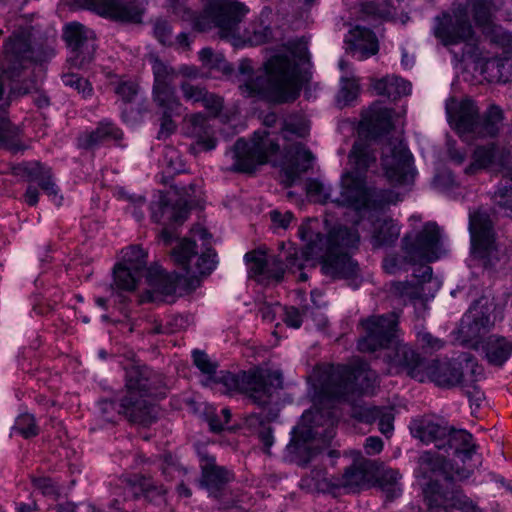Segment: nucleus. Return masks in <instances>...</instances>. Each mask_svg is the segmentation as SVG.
Returning <instances> with one entry per match:
<instances>
[{
  "label": "nucleus",
  "mask_w": 512,
  "mask_h": 512,
  "mask_svg": "<svg viewBox=\"0 0 512 512\" xmlns=\"http://www.w3.org/2000/svg\"><path fill=\"white\" fill-rule=\"evenodd\" d=\"M501 311L493 300L482 297L476 301L463 316L459 328L455 331V340L462 345L481 351L488 362L500 366L512 353L511 343L503 337L489 334Z\"/></svg>",
  "instance_id": "8"
},
{
  "label": "nucleus",
  "mask_w": 512,
  "mask_h": 512,
  "mask_svg": "<svg viewBox=\"0 0 512 512\" xmlns=\"http://www.w3.org/2000/svg\"><path fill=\"white\" fill-rule=\"evenodd\" d=\"M38 195L37 189L29 186L25 194L26 203L31 206L35 205L38 202Z\"/></svg>",
  "instance_id": "53"
},
{
  "label": "nucleus",
  "mask_w": 512,
  "mask_h": 512,
  "mask_svg": "<svg viewBox=\"0 0 512 512\" xmlns=\"http://www.w3.org/2000/svg\"><path fill=\"white\" fill-rule=\"evenodd\" d=\"M15 174L37 182L56 205L61 204L62 196L58 195V188L51 179L50 169L37 162L24 163L15 168Z\"/></svg>",
  "instance_id": "26"
},
{
  "label": "nucleus",
  "mask_w": 512,
  "mask_h": 512,
  "mask_svg": "<svg viewBox=\"0 0 512 512\" xmlns=\"http://www.w3.org/2000/svg\"><path fill=\"white\" fill-rule=\"evenodd\" d=\"M193 324V317L190 315H176L166 321L165 326L157 328L158 333H175L186 330Z\"/></svg>",
  "instance_id": "38"
},
{
  "label": "nucleus",
  "mask_w": 512,
  "mask_h": 512,
  "mask_svg": "<svg viewBox=\"0 0 512 512\" xmlns=\"http://www.w3.org/2000/svg\"><path fill=\"white\" fill-rule=\"evenodd\" d=\"M374 418L379 421V429L381 433L389 436L393 431V414L391 410L374 409Z\"/></svg>",
  "instance_id": "42"
},
{
  "label": "nucleus",
  "mask_w": 512,
  "mask_h": 512,
  "mask_svg": "<svg viewBox=\"0 0 512 512\" xmlns=\"http://www.w3.org/2000/svg\"><path fill=\"white\" fill-rule=\"evenodd\" d=\"M422 270V280L419 281V283L416 285L397 284L395 286V293L399 294L404 299V301H406V299L421 300V302L425 300L422 292L427 285L426 280H430L431 278L432 270L429 266H423Z\"/></svg>",
  "instance_id": "32"
},
{
  "label": "nucleus",
  "mask_w": 512,
  "mask_h": 512,
  "mask_svg": "<svg viewBox=\"0 0 512 512\" xmlns=\"http://www.w3.org/2000/svg\"><path fill=\"white\" fill-rule=\"evenodd\" d=\"M383 448V443L380 438L370 437L366 440L365 449L368 454H377Z\"/></svg>",
  "instance_id": "50"
},
{
  "label": "nucleus",
  "mask_w": 512,
  "mask_h": 512,
  "mask_svg": "<svg viewBox=\"0 0 512 512\" xmlns=\"http://www.w3.org/2000/svg\"><path fill=\"white\" fill-rule=\"evenodd\" d=\"M18 512H30V507L26 505L20 506Z\"/></svg>",
  "instance_id": "61"
},
{
  "label": "nucleus",
  "mask_w": 512,
  "mask_h": 512,
  "mask_svg": "<svg viewBox=\"0 0 512 512\" xmlns=\"http://www.w3.org/2000/svg\"><path fill=\"white\" fill-rule=\"evenodd\" d=\"M373 87L378 94L387 95L394 99L409 95L412 90L410 82L394 75L377 80Z\"/></svg>",
  "instance_id": "29"
},
{
  "label": "nucleus",
  "mask_w": 512,
  "mask_h": 512,
  "mask_svg": "<svg viewBox=\"0 0 512 512\" xmlns=\"http://www.w3.org/2000/svg\"><path fill=\"white\" fill-rule=\"evenodd\" d=\"M250 277L259 282L266 280L278 281L284 273L281 259L269 255L266 250L258 249L245 255Z\"/></svg>",
  "instance_id": "20"
},
{
  "label": "nucleus",
  "mask_w": 512,
  "mask_h": 512,
  "mask_svg": "<svg viewBox=\"0 0 512 512\" xmlns=\"http://www.w3.org/2000/svg\"><path fill=\"white\" fill-rule=\"evenodd\" d=\"M306 194L310 201L319 203H326L331 197L329 187L317 180L306 184Z\"/></svg>",
  "instance_id": "39"
},
{
  "label": "nucleus",
  "mask_w": 512,
  "mask_h": 512,
  "mask_svg": "<svg viewBox=\"0 0 512 512\" xmlns=\"http://www.w3.org/2000/svg\"><path fill=\"white\" fill-rule=\"evenodd\" d=\"M363 480V469L360 466L355 465L345 472V474L343 475L341 485L352 490L359 487L362 484Z\"/></svg>",
  "instance_id": "41"
},
{
  "label": "nucleus",
  "mask_w": 512,
  "mask_h": 512,
  "mask_svg": "<svg viewBox=\"0 0 512 512\" xmlns=\"http://www.w3.org/2000/svg\"><path fill=\"white\" fill-rule=\"evenodd\" d=\"M174 262L192 275L210 274L216 267V254L211 248L210 235L196 227L189 238L177 242L171 251Z\"/></svg>",
  "instance_id": "12"
},
{
  "label": "nucleus",
  "mask_w": 512,
  "mask_h": 512,
  "mask_svg": "<svg viewBox=\"0 0 512 512\" xmlns=\"http://www.w3.org/2000/svg\"><path fill=\"white\" fill-rule=\"evenodd\" d=\"M31 31L26 28L14 32L4 46V54L7 62L13 69L17 65L25 67L26 63L34 60V51L30 42Z\"/></svg>",
  "instance_id": "23"
},
{
  "label": "nucleus",
  "mask_w": 512,
  "mask_h": 512,
  "mask_svg": "<svg viewBox=\"0 0 512 512\" xmlns=\"http://www.w3.org/2000/svg\"><path fill=\"white\" fill-rule=\"evenodd\" d=\"M128 397L123 400L122 407L127 410L130 407L140 405L138 397L152 396L153 393L148 388V380L144 378L138 371H131L128 375L127 383Z\"/></svg>",
  "instance_id": "28"
},
{
  "label": "nucleus",
  "mask_w": 512,
  "mask_h": 512,
  "mask_svg": "<svg viewBox=\"0 0 512 512\" xmlns=\"http://www.w3.org/2000/svg\"><path fill=\"white\" fill-rule=\"evenodd\" d=\"M488 169L492 172H502L506 178L512 180V162L495 151L494 146H477L473 151L467 173H476Z\"/></svg>",
  "instance_id": "22"
},
{
  "label": "nucleus",
  "mask_w": 512,
  "mask_h": 512,
  "mask_svg": "<svg viewBox=\"0 0 512 512\" xmlns=\"http://www.w3.org/2000/svg\"><path fill=\"white\" fill-rule=\"evenodd\" d=\"M168 1L173 11L190 21L196 29L206 31L216 28L219 35L235 48L259 45L269 38L270 30L264 25L271 15L269 9L262 10L260 25L252 23L241 31L240 22L248 13V8L238 1L209 0L204 13L199 17L186 8L185 0Z\"/></svg>",
  "instance_id": "6"
},
{
  "label": "nucleus",
  "mask_w": 512,
  "mask_h": 512,
  "mask_svg": "<svg viewBox=\"0 0 512 512\" xmlns=\"http://www.w3.org/2000/svg\"><path fill=\"white\" fill-rule=\"evenodd\" d=\"M177 42L180 46L182 47H186L188 45V42H187V36L185 34H180L178 37H177Z\"/></svg>",
  "instance_id": "59"
},
{
  "label": "nucleus",
  "mask_w": 512,
  "mask_h": 512,
  "mask_svg": "<svg viewBox=\"0 0 512 512\" xmlns=\"http://www.w3.org/2000/svg\"><path fill=\"white\" fill-rule=\"evenodd\" d=\"M421 341L425 346H428L432 349H439L442 347V342L439 339H435L431 334H423L421 337Z\"/></svg>",
  "instance_id": "52"
},
{
  "label": "nucleus",
  "mask_w": 512,
  "mask_h": 512,
  "mask_svg": "<svg viewBox=\"0 0 512 512\" xmlns=\"http://www.w3.org/2000/svg\"><path fill=\"white\" fill-rule=\"evenodd\" d=\"M496 202L501 207L507 208L512 211V188H504L496 195Z\"/></svg>",
  "instance_id": "49"
},
{
  "label": "nucleus",
  "mask_w": 512,
  "mask_h": 512,
  "mask_svg": "<svg viewBox=\"0 0 512 512\" xmlns=\"http://www.w3.org/2000/svg\"><path fill=\"white\" fill-rule=\"evenodd\" d=\"M412 223H421L418 216H412ZM413 225V230L403 239L404 260L393 256L385 258L383 267L386 272L394 274L403 269L406 263H425L439 259L445 253L444 241L439 227L432 222Z\"/></svg>",
  "instance_id": "10"
},
{
  "label": "nucleus",
  "mask_w": 512,
  "mask_h": 512,
  "mask_svg": "<svg viewBox=\"0 0 512 512\" xmlns=\"http://www.w3.org/2000/svg\"><path fill=\"white\" fill-rule=\"evenodd\" d=\"M64 37L70 47L74 50H79L84 45V42L93 40L95 34L80 23L72 22L65 26Z\"/></svg>",
  "instance_id": "33"
},
{
  "label": "nucleus",
  "mask_w": 512,
  "mask_h": 512,
  "mask_svg": "<svg viewBox=\"0 0 512 512\" xmlns=\"http://www.w3.org/2000/svg\"><path fill=\"white\" fill-rule=\"evenodd\" d=\"M155 35L158 38V40L164 45L172 43L170 36V27L166 22H160L156 24Z\"/></svg>",
  "instance_id": "48"
},
{
  "label": "nucleus",
  "mask_w": 512,
  "mask_h": 512,
  "mask_svg": "<svg viewBox=\"0 0 512 512\" xmlns=\"http://www.w3.org/2000/svg\"><path fill=\"white\" fill-rule=\"evenodd\" d=\"M63 80L65 84L75 87L84 97L89 96L92 92L89 82L76 75H66Z\"/></svg>",
  "instance_id": "46"
},
{
  "label": "nucleus",
  "mask_w": 512,
  "mask_h": 512,
  "mask_svg": "<svg viewBox=\"0 0 512 512\" xmlns=\"http://www.w3.org/2000/svg\"><path fill=\"white\" fill-rule=\"evenodd\" d=\"M223 380L229 389L238 390L259 404H265L272 392L282 384L277 370L263 368L243 372L238 376L227 374Z\"/></svg>",
  "instance_id": "14"
},
{
  "label": "nucleus",
  "mask_w": 512,
  "mask_h": 512,
  "mask_svg": "<svg viewBox=\"0 0 512 512\" xmlns=\"http://www.w3.org/2000/svg\"><path fill=\"white\" fill-rule=\"evenodd\" d=\"M370 141L359 139L349 155V168L342 175L340 196L332 202L347 206L344 214L354 219L355 231L348 230L346 224L334 223L327 215L322 224L318 219H309L299 228V236L305 243L301 256L293 248L289 250L286 268L303 269L319 261L322 271L331 277L350 278L356 274V264L348 254V249L359 241L360 231H369L373 246L380 247L394 242L400 233L398 224L385 215L389 204L399 200L398 194L371 191L365 183L363 172L375 162Z\"/></svg>",
  "instance_id": "1"
},
{
  "label": "nucleus",
  "mask_w": 512,
  "mask_h": 512,
  "mask_svg": "<svg viewBox=\"0 0 512 512\" xmlns=\"http://www.w3.org/2000/svg\"><path fill=\"white\" fill-rule=\"evenodd\" d=\"M411 433L423 443L435 442L436 447H445L443 440L447 438L449 449L457 458L469 457L472 449V436L465 430H450L442 425V421L434 416L415 419L410 425Z\"/></svg>",
  "instance_id": "13"
},
{
  "label": "nucleus",
  "mask_w": 512,
  "mask_h": 512,
  "mask_svg": "<svg viewBox=\"0 0 512 512\" xmlns=\"http://www.w3.org/2000/svg\"><path fill=\"white\" fill-rule=\"evenodd\" d=\"M404 114L403 108L391 111L382 103H375L363 114L360 131L378 136L393 130V135L383 149L382 167L391 182L408 185L414 180L416 170L412 164V155L400 138Z\"/></svg>",
  "instance_id": "7"
},
{
  "label": "nucleus",
  "mask_w": 512,
  "mask_h": 512,
  "mask_svg": "<svg viewBox=\"0 0 512 512\" xmlns=\"http://www.w3.org/2000/svg\"><path fill=\"white\" fill-rule=\"evenodd\" d=\"M345 43L347 49L358 60L367 59L378 51V41L375 35L370 30L359 26L348 32Z\"/></svg>",
  "instance_id": "25"
},
{
  "label": "nucleus",
  "mask_w": 512,
  "mask_h": 512,
  "mask_svg": "<svg viewBox=\"0 0 512 512\" xmlns=\"http://www.w3.org/2000/svg\"><path fill=\"white\" fill-rule=\"evenodd\" d=\"M119 135V130L112 123L104 122L101 123L96 131L81 137L80 143L82 146L89 147L106 137L118 138Z\"/></svg>",
  "instance_id": "36"
},
{
  "label": "nucleus",
  "mask_w": 512,
  "mask_h": 512,
  "mask_svg": "<svg viewBox=\"0 0 512 512\" xmlns=\"http://www.w3.org/2000/svg\"><path fill=\"white\" fill-rule=\"evenodd\" d=\"M97 304H98L99 306H104V305H105V300H104V299H102V298H99V299H97Z\"/></svg>",
  "instance_id": "63"
},
{
  "label": "nucleus",
  "mask_w": 512,
  "mask_h": 512,
  "mask_svg": "<svg viewBox=\"0 0 512 512\" xmlns=\"http://www.w3.org/2000/svg\"><path fill=\"white\" fill-rule=\"evenodd\" d=\"M39 487L43 490L44 494L54 493V487L50 480L43 479L39 481Z\"/></svg>",
  "instance_id": "54"
},
{
  "label": "nucleus",
  "mask_w": 512,
  "mask_h": 512,
  "mask_svg": "<svg viewBox=\"0 0 512 512\" xmlns=\"http://www.w3.org/2000/svg\"><path fill=\"white\" fill-rule=\"evenodd\" d=\"M144 214L143 213H140V214H136L135 217L140 220L141 218H143Z\"/></svg>",
  "instance_id": "64"
},
{
  "label": "nucleus",
  "mask_w": 512,
  "mask_h": 512,
  "mask_svg": "<svg viewBox=\"0 0 512 512\" xmlns=\"http://www.w3.org/2000/svg\"><path fill=\"white\" fill-rule=\"evenodd\" d=\"M122 253V261L114 269V283L120 289L131 291L138 284L146 253L138 246L129 247Z\"/></svg>",
  "instance_id": "19"
},
{
  "label": "nucleus",
  "mask_w": 512,
  "mask_h": 512,
  "mask_svg": "<svg viewBox=\"0 0 512 512\" xmlns=\"http://www.w3.org/2000/svg\"><path fill=\"white\" fill-rule=\"evenodd\" d=\"M246 422L249 427H256L257 424L262 427V430L260 431V439L265 448L268 449L273 444V439L270 430L265 427L264 420L257 415H252Z\"/></svg>",
  "instance_id": "44"
},
{
  "label": "nucleus",
  "mask_w": 512,
  "mask_h": 512,
  "mask_svg": "<svg viewBox=\"0 0 512 512\" xmlns=\"http://www.w3.org/2000/svg\"><path fill=\"white\" fill-rule=\"evenodd\" d=\"M416 475L429 512H479L472 501L460 492L442 493L439 489L441 480L465 479L469 476L468 470L454 468L451 463L445 462L442 458H433L430 453H424L420 457Z\"/></svg>",
  "instance_id": "9"
},
{
  "label": "nucleus",
  "mask_w": 512,
  "mask_h": 512,
  "mask_svg": "<svg viewBox=\"0 0 512 512\" xmlns=\"http://www.w3.org/2000/svg\"><path fill=\"white\" fill-rule=\"evenodd\" d=\"M193 360L195 365L204 373L207 375H212L215 370L216 366L214 363H212L204 352L201 351H194L193 352Z\"/></svg>",
  "instance_id": "45"
},
{
  "label": "nucleus",
  "mask_w": 512,
  "mask_h": 512,
  "mask_svg": "<svg viewBox=\"0 0 512 512\" xmlns=\"http://www.w3.org/2000/svg\"><path fill=\"white\" fill-rule=\"evenodd\" d=\"M19 129L12 126L7 119L6 112L0 110V146L17 151L23 148L19 142Z\"/></svg>",
  "instance_id": "34"
},
{
  "label": "nucleus",
  "mask_w": 512,
  "mask_h": 512,
  "mask_svg": "<svg viewBox=\"0 0 512 512\" xmlns=\"http://www.w3.org/2000/svg\"><path fill=\"white\" fill-rule=\"evenodd\" d=\"M187 134L194 138L191 150L194 154L216 147V139L206 119L201 114L191 115L186 119Z\"/></svg>",
  "instance_id": "24"
},
{
  "label": "nucleus",
  "mask_w": 512,
  "mask_h": 512,
  "mask_svg": "<svg viewBox=\"0 0 512 512\" xmlns=\"http://www.w3.org/2000/svg\"><path fill=\"white\" fill-rule=\"evenodd\" d=\"M152 68L155 77L154 98L160 106L163 118L159 131V137H167L175 129V124L171 120L173 115L179 114L181 107L175 98L173 87L171 86L173 74L169 68L158 59L152 62Z\"/></svg>",
  "instance_id": "15"
},
{
  "label": "nucleus",
  "mask_w": 512,
  "mask_h": 512,
  "mask_svg": "<svg viewBox=\"0 0 512 512\" xmlns=\"http://www.w3.org/2000/svg\"><path fill=\"white\" fill-rule=\"evenodd\" d=\"M112 84L115 85L116 94L124 101H131L132 97L137 93V85L133 81L119 80L112 82Z\"/></svg>",
  "instance_id": "43"
},
{
  "label": "nucleus",
  "mask_w": 512,
  "mask_h": 512,
  "mask_svg": "<svg viewBox=\"0 0 512 512\" xmlns=\"http://www.w3.org/2000/svg\"><path fill=\"white\" fill-rule=\"evenodd\" d=\"M175 233L170 228L165 227L161 233V239L165 244H169L174 238Z\"/></svg>",
  "instance_id": "55"
},
{
  "label": "nucleus",
  "mask_w": 512,
  "mask_h": 512,
  "mask_svg": "<svg viewBox=\"0 0 512 512\" xmlns=\"http://www.w3.org/2000/svg\"><path fill=\"white\" fill-rule=\"evenodd\" d=\"M374 13L377 14L379 17H382V18H390V17H392L391 12H389V11H378V12H374Z\"/></svg>",
  "instance_id": "60"
},
{
  "label": "nucleus",
  "mask_w": 512,
  "mask_h": 512,
  "mask_svg": "<svg viewBox=\"0 0 512 512\" xmlns=\"http://www.w3.org/2000/svg\"><path fill=\"white\" fill-rule=\"evenodd\" d=\"M308 132L309 123L304 117L290 118L283 130V155L279 152L276 136L265 130L256 132L250 141L239 139L230 152L233 168L251 172L258 165L272 162L280 166L282 181L286 185H293L300 174L310 167L312 161L310 152L300 142L293 140L304 138Z\"/></svg>",
  "instance_id": "3"
},
{
  "label": "nucleus",
  "mask_w": 512,
  "mask_h": 512,
  "mask_svg": "<svg viewBox=\"0 0 512 512\" xmlns=\"http://www.w3.org/2000/svg\"><path fill=\"white\" fill-rule=\"evenodd\" d=\"M271 221L276 227L286 228L292 221V214L290 212L281 213L280 211L274 210L270 213Z\"/></svg>",
  "instance_id": "47"
},
{
  "label": "nucleus",
  "mask_w": 512,
  "mask_h": 512,
  "mask_svg": "<svg viewBox=\"0 0 512 512\" xmlns=\"http://www.w3.org/2000/svg\"><path fill=\"white\" fill-rule=\"evenodd\" d=\"M13 430L25 438L35 436L38 433L34 417L27 412L18 415Z\"/></svg>",
  "instance_id": "37"
},
{
  "label": "nucleus",
  "mask_w": 512,
  "mask_h": 512,
  "mask_svg": "<svg viewBox=\"0 0 512 512\" xmlns=\"http://www.w3.org/2000/svg\"><path fill=\"white\" fill-rule=\"evenodd\" d=\"M376 374L366 364L361 363L354 369L338 367L329 372L327 379L321 384L318 400L322 407L316 405L303 413L300 423L293 429L291 447L298 454L307 453L326 445L334 437L335 417L331 401L334 398H345L349 391L360 394H371L375 388Z\"/></svg>",
  "instance_id": "2"
},
{
  "label": "nucleus",
  "mask_w": 512,
  "mask_h": 512,
  "mask_svg": "<svg viewBox=\"0 0 512 512\" xmlns=\"http://www.w3.org/2000/svg\"><path fill=\"white\" fill-rule=\"evenodd\" d=\"M414 63V58L413 56H409L408 54L406 53H403L402 54V59H401V65L404 69H409L412 67Z\"/></svg>",
  "instance_id": "56"
},
{
  "label": "nucleus",
  "mask_w": 512,
  "mask_h": 512,
  "mask_svg": "<svg viewBox=\"0 0 512 512\" xmlns=\"http://www.w3.org/2000/svg\"><path fill=\"white\" fill-rule=\"evenodd\" d=\"M469 220L473 259L484 267H496V262L499 261L496 257L498 249L494 245L489 216L485 212L477 211L470 214Z\"/></svg>",
  "instance_id": "16"
},
{
  "label": "nucleus",
  "mask_w": 512,
  "mask_h": 512,
  "mask_svg": "<svg viewBox=\"0 0 512 512\" xmlns=\"http://www.w3.org/2000/svg\"><path fill=\"white\" fill-rule=\"evenodd\" d=\"M472 44V48L464 45V53L456 66L460 64L463 70L478 71L489 82L505 81L507 78L503 73V60L491 56L490 52H484V46L476 45L473 37Z\"/></svg>",
  "instance_id": "17"
},
{
  "label": "nucleus",
  "mask_w": 512,
  "mask_h": 512,
  "mask_svg": "<svg viewBox=\"0 0 512 512\" xmlns=\"http://www.w3.org/2000/svg\"><path fill=\"white\" fill-rule=\"evenodd\" d=\"M199 58L207 68L227 71L228 66L221 53H215L209 48H204L200 51Z\"/></svg>",
  "instance_id": "40"
},
{
  "label": "nucleus",
  "mask_w": 512,
  "mask_h": 512,
  "mask_svg": "<svg viewBox=\"0 0 512 512\" xmlns=\"http://www.w3.org/2000/svg\"><path fill=\"white\" fill-rule=\"evenodd\" d=\"M445 108L449 125L465 141L494 136L499 130L501 110L498 107H491L481 120L477 118L478 110L470 99L457 100L451 96Z\"/></svg>",
  "instance_id": "11"
},
{
  "label": "nucleus",
  "mask_w": 512,
  "mask_h": 512,
  "mask_svg": "<svg viewBox=\"0 0 512 512\" xmlns=\"http://www.w3.org/2000/svg\"><path fill=\"white\" fill-rule=\"evenodd\" d=\"M308 62L307 43L303 40L271 57L264 66L263 79L258 76L254 81L251 61L242 60L239 64L240 89L247 96L261 95L273 102L293 100L307 78Z\"/></svg>",
  "instance_id": "5"
},
{
  "label": "nucleus",
  "mask_w": 512,
  "mask_h": 512,
  "mask_svg": "<svg viewBox=\"0 0 512 512\" xmlns=\"http://www.w3.org/2000/svg\"><path fill=\"white\" fill-rule=\"evenodd\" d=\"M176 194L174 190L166 194H159L158 201L152 206V217L156 222L163 224L167 222L179 223L186 219L188 207H191L194 203L190 199L176 200Z\"/></svg>",
  "instance_id": "21"
},
{
  "label": "nucleus",
  "mask_w": 512,
  "mask_h": 512,
  "mask_svg": "<svg viewBox=\"0 0 512 512\" xmlns=\"http://www.w3.org/2000/svg\"><path fill=\"white\" fill-rule=\"evenodd\" d=\"M222 416L224 422L219 421L217 418H212L210 420V427L213 431H220L224 428V424L228 423L230 418V411L226 408L222 409Z\"/></svg>",
  "instance_id": "51"
},
{
  "label": "nucleus",
  "mask_w": 512,
  "mask_h": 512,
  "mask_svg": "<svg viewBox=\"0 0 512 512\" xmlns=\"http://www.w3.org/2000/svg\"><path fill=\"white\" fill-rule=\"evenodd\" d=\"M201 467L207 482H226L230 478L227 471L215 465V459L212 456L201 455Z\"/></svg>",
  "instance_id": "35"
},
{
  "label": "nucleus",
  "mask_w": 512,
  "mask_h": 512,
  "mask_svg": "<svg viewBox=\"0 0 512 512\" xmlns=\"http://www.w3.org/2000/svg\"><path fill=\"white\" fill-rule=\"evenodd\" d=\"M182 90L184 97L191 103L201 102L202 105L213 115L217 114L222 107V101L219 97L214 94H209L198 87H194L190 84H183Z\"/></svg>",
  "instance_id": "31"
},
{
  "label": "nucleus",
  "mask_w": 512,
  "mask_h": 512,
  "mask_svg": "<svg viewBox=\"0 0 512 512\" xmlns=\"http://www.w3.org/2000/svg\"><path fill=\"white\" fill-rule=\"evenodd\" d=\"M181 73L186 77H192V78L197 77V75H198L197 70L195 68L189 67V66L182 67Z\"/></svg>",
  "instance_id": "57"
},
{
  "label": "nucleus",
  "mask_w": 512,
  "mask_h": 512,
  "mask_svg": "<svg viewBox=\"0 0 512 512\" xmlns=\"http://www.w3.org/2000/svg\"><path fill=\"white\" fill-rule=\"evenodd\" d=\"M263 319L273 321L276 315H281L283 322L290 328L298 329L302 324V316L294 307H282L280 304L264 305L260 310Z\"/></svg>",
  "instance_id": "30"
},
{
  "label": "nucleus",
  "mask_w": 512,
  "mask_h": 512,
  "mask_svg": "<svg viewBox=\"0 0 512 512\" xmlns=\"http://www.w3.org/2000/svg\"><path fill=\"white\" fill-rule=\"evenodd\" d=\"M452 157L456 159L458 162H462L463 158L459 154H452Z\"/></svg>",
  "instance_id": "62"
},
{
  "label": "nucleus",
  "mask_w": 512,
  "mask_h": 512,
  "mask_svg": "<svg viewBox=\"0 0 512 512\" xmlns=\"http://www.w3.org/2000/svg\"><path fill=\"white\" fill-rule=\"evenodd\" d=\"M366 335L358 342L359 350L376 351L383 348L389 363V373L407 371L420 382L431 381L439 386L458 383L461 373L448 361H422L407 345L400 342L397 335V315L371 317L363 322Z\"/></svg>",
  "instance_id": "4"
},
{
  "label": "nucleus",
  "mask_w": 512,
  "mask_h": 512,
  "mask_svg": "<svg viewBox=\"0 0 512 512\" xmlns=\"http://www.w3.org/2000/svg\"><path fill=\"white\" fill-rule=\"evenodd\" d=\"M145 293L141 301H171L182 287L183 280L174 274H166L158 266L146 270Z\"/></svg>",
  "instance_id": "18"
},
{
  "label": "nucleus",
  "mask_w": 512,
  "mask_h": 512,
  "mask_svg": "<svg viewBox=\"0 0 512 512\" xmlns=\"http://www.w3.org/2000/svg\"><path fill=\"white\" fill-rule=\"evenodd\" d=\"M312 301L317 307L323 306L324 302L322 301V294L319 291H313L311 294Z\"/></svg>",
  "instance_id": "58"
},
{
  "label": "nucleus",
  "mask_w": 512,
  "mask_h": 512,
  "mask_svg": "<svg viewBox=\"0 0 512 512\" xmlns=\"http://www.w3.org/2000/svg\"><path fill=\"white\" fill-rule=\"evenodd\" d=\"M339 69L341 71V76L337 102L341 106H346L356 100L360 89L359 84L353 75V71L346 61H339Z\"/></svg>",
  "instance_id": "27"
}]
</instances>
